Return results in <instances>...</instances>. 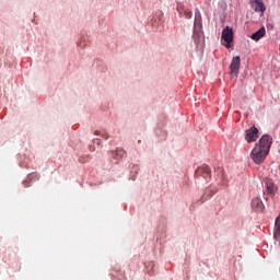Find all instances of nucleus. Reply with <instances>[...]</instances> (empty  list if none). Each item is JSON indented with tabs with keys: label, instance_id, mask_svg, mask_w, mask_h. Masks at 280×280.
Returning <instances> with one entry per match:
<instances>
[{
	"label": "nucleus",
	"instance_id": "nucleus-1",
	"mask_svg": "<svg viewBox=\"0 0 280 280\" xmlns=\"http://www.w3.org/2000/svg\"><path fill=\"white\" fill-rule=\"evenodd\" d=\"M192 37L195 43L200 45L202 40V15L200 14V11L195 13V31Z\"/></svg>",
	"mask_w": 280,
	"mask_h": 280
},
{
	"label": "nucleus",
	"instance_id": "nucleus-2",
	"mask_svg": "<svg viewBox=\"0 0 280 280\" xmlns=\"http://www.w3.org/2000/svg\"><path fill=\"white\" fill-rule=\"evenodd\" d=\"M268 151H265L259 145H255L250 153V159L256 163V165H261L264 161H266V158L268 156Z\"/></svg>",
	"mask_w": 280,
	"mask_h": 280
},
{
	"label": "nucleus",
	"instance_id": "nucleus-3",
	"mask_svg": "<svg viewBox=\"0 0 280 280\" xmlns=\"http://www.w3.org/2000/svg\"><path fill=\"white\" fill-rule=\"evenodd\" d=\"M222 40H224V47H226V49H231V44L233 43V28L230 26H226L223 31H222V35H221Z\"/></svg>",
	"mask_w": 280,
	"mask_h": 280
},
{
	"label": "nucleus",
	"instance_id": "nucleus-4",
	"mask_svg": "<svg viewBox=\"0 0 280 280\" xmlns=\"http://www.w3.org/2000/svg\"><path fill=\"white\" fill-rule=\"evenodd\" d=\"M257 139H259V129H257V127L253 126L245 131V140L247 143H255Z\"/></svg>",
	"mask_w": 280,
	"mask_h": 280
},
{
	"label": "nucleus",
	"instance_id": "nucleus-5",
	"mask_svg": "<svg viewBox=\"0 0 280 280\" xmlns=\"http://www.w3.org/2000/svg\"><path fill=\"white\" fill-rule=\"evenodd\" d=\"M260 150H265L267 153H270V148H272V137L265 135L260 138L259 143H257Z\"/></svg>",
	"mask_w": 280,
	"mask_h": 280
},
{
	"label": "nucleus",
	"instance_id": "nucleus-6",
	"mask_svg": "<svg viewBox=\"0 0 280 280\" xmlns=\"http://www.w3.org/2000/svg\"><path fill=\"white\" fill-rule=\"evenodd\" d=\"M265 185H266V191L264 192V196L266 199H268V196H275V194H277L278 188H277V185H275V182H272V179L270 178L265 179Z\"/></svg>",
	"mask_w": 280,
	"mask_h": 280
},
{
	"label": "nucleus",
	"instance_id": "nucleus-7",
	"mask_svg": "<svg viewBox=\"0 0 280 280\" xmlns=\"http://www.w3.org/2000/svg\"><path fill=\"white\" fill-rule=\"evenodd\" d=\"M197 176H202L206 180L211 178V167L208 165L199 166L196 171Z\"/></svg>",
	"mask_w": 280,
	"mask_h": 280
},
{
	"label": "nucleus",
	"instance_id": "nucleus-8",
	"mask_svg": "<svg viewBox=\"0 0 280 280\" xmlns=\"http://www.w3.org/2000/svg\"><path fill=\"white\" fill-rule=\"evenodd\" d=\"M240 56L233 57L230 65V71L232 75H237V73H240Z\"/></svg>",
	"mask_w": 280,
	"mask_h": 280
},
{
	"label": "nucleus",
	"instance_id": "nucleus-9",
	"mask_svg": "<svg viewBox=\"0 0 280 280\" xmlns=\"http://www.w3.org/2000/svg\"><path fill=\"white\" fill-rule=\"evenodd\" d=\"M110 156L114 159V161L119 162L124 156H126V151L124 149L118 148L115 151H110Z\"/></svg>",
	"mask_w": 280,
	"mask_h": 280
},
{
	"label": "nucleus",
	"instance_id": "nucleus-10",
	"mask_svg": "<svg viewBox=\"0 0 280 280\" xmlns=\"http://www.w3.org/2000/svg\"><path fill=\"white\" fill-rule=\"evenodd\" d=\"M252 209H254V211H258L261 212L265 209L264 206V201H261V199L259 198H255L252 200Z\"/></svg>",
	"mask_w": 280,
	"mask_h": 280
},
{
	"label": "nucleus",
	"instance_id": "nucleus-11",
	"mask_svg": "<svg viewBox=\"0 0 280 280\" xmlns=\"http://www.w3.org/2000/svg\"><path fill=\"white\" fill-rule=\"evenodd\" d=\"M252 8L253 10H255V12H266V5L261 0H259L258 2H253Z\"/></svg>",
	"mask_w": 280,
	"mask_h": 280
},
{
	"label": "nucleus",
	"instance_id": "nucleus-12",
	"mask_svg": "<svg viewBox=\"0 0 280 280\" xmlns=\"http://www.w3.org/2000/svg\"><path fill=\"white\" fill-rule=\"evenodd\" d=\"M266 36V27H260L257 32L252 35L253 40H260Z\"/></svg>",
	"mask_w": 280,
	"mask_h": 280
},
{
	"label": "nucleus",
	"instance_id": "nucleus-13",
	"mask_svg": "<svg viewBox=\"0 0 280 280\" xmlns=\"http://www.w3.org/2000/svg\"><path fill=\"white\" fill-rule=\"evenodd\" d=\"M273 237L280 240V218L276 219Z\"/></svg>",
	"mask_w": 280,
	"mask_h": 280
},
{
	"label": "nucleus",
	"instance_id": "nucleus-14",
	"mask_svg": "<svg viewBox=\"0 0 280 280\" xmlns=\"http://www.w3.org/2000/svg\"><path fill=\"white\" fill-rule=\"evenodd\" d=\"M185 10H187V9H185V5H183L180 3L177 4V11L179 12V14H183L185 12Z\"/></svg>",
	"mask_w": 280,
	"mask_h": 280
},
{
	"label": "nucleus",
	"instance_id": "nucleus-15",
	"mask_svg": "<svg viewBox=\"0 0 280 280\" xmlns=\"http://www.w3.org/2000/svg\"><path fill=\"white\" fill-rule=\"evenodd\" d=\"M183 14H184V16H185L186 19H191V16H192L191 11H189L188 9H186V10L183 12Z\"/></svg>",
	"mask_w": 280,
	"mask_h": 280
},
{
	"label": "nucleus",
	"instance_id": "nucleus-16",
	"mask_svg": "<svg viewBox=\"0 0 280 280\" xmlns=\"http://www.w3.org/2000/svg\"><path fill=\"white\" fill-rule=\"evenodd\" d=\"M93 142L96 143L97 145H100L101 140L100 139H94Z\"/></svg>",
	"mask_w": 280,
	"mask_h": 280
},
{
	"label": "nucleus",
	"instance_id": "nucleus-17",
	"mask_svg": "<svg viewBox=\"0 0 280 280\" xmlns=\"http://www.w3.org/2000/svg\"><path fill=\"white\" fill-rule=\"evenodd\" d=\"M102 137H103V139H108V135H106V133H104V135H102Z\"/></svg>",
	"mask_w": 280,
	"mask_h": 280
},
{
	"label": "nucleus",
	"instance_id": "nucleus-18",
	"mask_svg": "<svg viewBox=\"0 0 280 280\" xmlns=\"http://www.w3.org/2000/svg\"><path fill=\"white\" fill-rule=\"evenodd\" d=\"M94 135H96V137H100L101 132L100 131H95Z\"/></svg>",
	"mask_w": 280,
	"mask_h": 280
},
{
	"label": "nucleus",
	"instance_id": "nucleus-19",
	"mask_svg": "<svg viewBox=\"0 0 280 280\" xmlns=\"http://www.w3.org/2000/svg\"><path fill=\"white\" fill-rule=\"evenodd\" d=\"M30 176H36L37 177V180H38V178H40L38 175H36V174H32V175H30Z\"/></svg>",
	"mask_w": 280,
	"mask_h": 280
},
{
	"label": "nucleus",
	"instance_id": "nucleus-20",
	"mask_svg": "<svg viewBox=\"0 0 280 280\" xmlns=\"http://www.w3.org/2000/svg\"><path fill=\"white\" fill-rule=\"evenodd\" d=\"M24 187H30V185H27V182H24Z\"/></svg>",
	"mask_w": 280,
	"mask_h": 280
}]
</instances>
